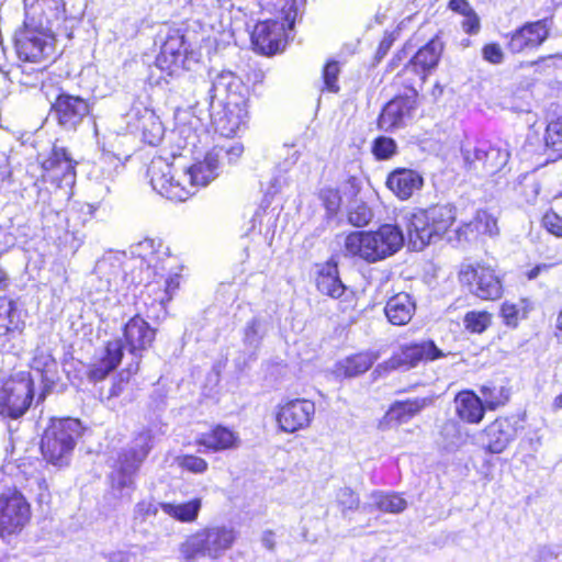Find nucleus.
<instances>
[{"label":"nucleus","instance_id":"79ce46f5","mask_svg":"<svg viewBox=\"0 0 562 562\" xmlns=\"http://www.w3.org/2000/svg\"><path fill=\"white\" fill-rule=\"evenodd\" d=\"M457 417L446 419L439 427L438 434L446 445H461L465 441L467 432Z\"/></svg>","mask_w":562,"mask_h":562},{"label":"nucleus","instance_id":"72a5a7b5","mask_svg":"<svg viewBox=\"0 0 562 562\" xmlns=\"http://www.w3.org/2000/svg\"><path fill=\"white\" fill-rule=\"evenodd\" d=\"M378 353L359 351L342 359L337 364V372L345 378H355L366 373L376 361Z\"/></svg>","mask_w":562,"mask_h":562},{"label":"nucleus","instance_id":"e433bc0d","mask_svg":"<svg viewBox=\"0 0 562 562\" xmlns=\"http://www.w3.org/2000/svg\"><path fill=\"white\" fill-rule=\"evenodd\" d=\"M543 142L544 151L552 160L562 158V115L548 123Z\"/></svg>","mask_w":562,"mask_h":562},{"label":"nucleus","instance_id":"052dcab7","mask_svg":"<svg viewBox=\"0 0 562 562\" xmlns=\"http://www.w3.org/2000/svg\"><path fill=\"white\" fill-rule=\"evenodd\" d=\"M464 19L461 23L462 30L468 35L477 34L481 30V21L477 13L472 9L470 12L463 15Z\"/></svg>","mask_w":562,"mask_h":562},{"label":"nucleus","instance_id":"6e6d98bb","mask_svg":"<svg viewBox=\"0 0 562 562\" xmlns=\"http://www.w3.org/2000/svg\"><path fill=\"white\" fill-rule=\"evenodd\" d=\"M482 57L492 65H499L504 61L505 54L497 42L486 43L481 49Z\"/></svg>","mask_w":562,"mask_h":562},{"label":"nucleus","instance_id":"c9c22d12","mask_svg":"<svg viewBox=\"0 0 562 562\" xmlns=\"http://www.w3.org/2000/svg\"><path fill=\"white\" fill-rule=\"evenodd\" d=\"M202 507V499L194 497L188 502L175 503H160L161 510L180 522H193L198 519L199 513Z\"/></svg>","mask_w":562,"mask_h":562},{"label":"nucleus","instance_id":"dca6fc26","mask_svg":"<svg viewBox=\"0 0 562 562\" xmlns=\"http://www.w3.org/2000/svg\"><path fill=\"white\" fill-rule=\"evenodd\" d=\"M405 88L407 92L395 94L381 108L376 117L378 130L394 132L406 127L414 119L419 106V94L412 83Z\"/></svg>","mask_w":562,"mask_h":562},{"label":"nucleus","instance_id":"f8f14e48","mask_svg":"<svg viewBox=\"0 0 562 562\" xmlns=\"http://www.w3.org/2000/svg\"><path fill=\"white\" fill-rule=\"evenodd\" d=\"M55 42L52 32L24 21L15 33L14 47L18 57L25 63L49 64L54 60Z\"/></svg>","mask_w":562,"mask_h":562},{"label":"nucleus","instance_id":"4d7b16f0","mask_svg":"<svg viewBox=\"0 0 562 562\" xmlns=\"http://www.w3.org/2000/svg\"><path fill=\"white\" fill-rule=\"evenodd\" d=\"M340 192L348 201H353L358 198L361 191V182L358 176H347L340 186Z\"/></svg>","mask_w":562,"mask_h":562},{"label":"nucleus","instance_id":"69168bd1","mask_svg":"<svg viewBox=\"0 0 562 562\" xmlns=\"http://www.w3.org/2000/svg\"><path fill=\"white\" fill-rule=\"evenodd\" d=\"M393 42H394V38H393L392 34H387L380 41L378 48H376V57L379 59L383 58L389 53L390 48L393 45Z\"/></svg>","mask_w":562,"mask_h":562},{"label":"nucleus","instance_id":"49530a36","mask_svg":"<svg viewBox=\"0 0 562 562\" xmlns=\"http://www.w3.org/2000/svg\"><path fill=\"white\" fill-rule=\"evenodd\" d=\"M139 362L133 361L128 363L124 369L119 371L114 380L112 381L109 396L110 397H117L122 394V392L126 389L131 379L135 376L139 371Z\"/></svg>","mask_w":562,"mask_h":562},{"label":"nucleus","instance_id":"864d4df0","mask_svg":"<svg viewBox=\"0 0 562 562\" xmlns=\"http://www.w3.org/2000/svg\"><path fill=\"white\" fill-rule=\"evenodd\" d=\"M371 209L363 202L357 204L348 211V222L356 227L367 226L372 220Z\"/></svg>","mask_w":562,"mask_h":562},{"label":"nucleus","instance_id":"e2e57ef3","mask_svg":"<svg viewBox=\"0 0 562 562\" xmlns=\"http://www.w3.org/2000/svg\"><path fill=\"white\" fill-rule=\"evenodd\" d=\"M448 8L461 15L467 14L473 9L468 0H449Z\"/></svg>","mask_w":562,"mask_h":562},{"label":"nucleus","instance_id":"a18cd8bd","mask_svg":"<svg viewBox=\"0 0 562 562\" xmlns=\"http://www.w3.org/2000/svg\"><path fill=\"white\" fill-rule=\"evenodd\" d=\"M473 225L477 228L479 234L483 236L494 237L499 233L497 218L487 210L480 209L473 217Z\"/></svg>","mask_w":562,"mask_h":562},{"label":"nucleus","instance_id":"4468645a","mask_svg":"<svg viewBox=\"0 0 562 562\" xmlns=\"http://www.w3.org/2000/svg\"><path fill=\"white\" fill-rule=\"evenodd\" d=\"M458 280L482 301H497L504 295V284L496 270L484 261L461 265Z\"/></svg>","mask_w":562,"mask_h":562},{"label":"nucleus","instance_id":"20e7f679","mask_svg":"<svg viewBox=\"0 0 562 562\" xmlns=\"http://www.w3.org/2000/svg\"><path fill=\"white\" fill-rule=\"evenodd\" d=\"M457 222V209L451 204H431L417 207L404 220L408 241L415 249L423 250L431 243L441 240Z\"/></svg>","mask_w":562,"mask_h":562},{"label":"nucleus","instance_id":"2f4dec72","mask_svg":"<svg viewBox=\"0 0 562 562\" xmlns=\"http://www.w3.org/2000/svg\"><path fill=\"white\" fill-rule=\"evenodd\" d=\"M65 11L61 0H33L26 5L25 21L40 27H47L53 19H58Z\"/></svg>","mask_w":562,"mask_h":562},{"label":"nucleus","instance_id":"7c9ffc66","mask_svg":"<svg viewBox=\"0 0 562 562\" xmlns=\"http://www.w3.org/2000/svg\"><path fill=\"white\" fill-rule=\"evenodd\" d=\"M416 312V302L407 292L390 296L384 306V315L394 326L407 325Z\"/></svg>","mask_w":562,"mask_h":562},{"label":"nucleus","instance_id":"13d9d810","mask_svg":"<svg viewBox=\"0 0 562 562\" xmlns=\"http://www.w3.org/2000/svg\"><path fill=\"white\" fill-rule=\"evenodd\" d=\"M454 232L456 238L459 243H470L473 240H477L480 237H482L479 234L477 228L473 225L472 220L459 225Z\"/></svg>","mask_w":562,"mask_h":562},{"label":"nucleus","instance_id":"ea45409f","mask_svg":"<svg viewBox=\"0 0 562 562\" xmlns=\"http://www.w3.org/2000/svg\"><path fill=\"white\" fill-rule=\"evenodd\" d=\"M374 506L378 510L390 514H400L407 507L405 498L396 492L373 494Z\"/></svg>","mask_w":562,"mask_h":562},{"label":"nucleus","instance_id":"6e6552de","mask_svg":"<svg viewBox=\"0 0 562 562\" xmlns=\"http://www.w3.org/2000/svg\"><path fill=\"white\" fill-rule=\"evenodd\" d=\"M237 87L236 78L231 74H221L211 89L214 97L224 88L226 95L223 109L215 120V130L223 137H234L248 119V99L233 87Z\"/></svg>","mask_w":562,"mask_h":562},{"label":"nucleus","instance_id":"58836bf2","mask_svg":"<svg viewBox=\"0 0 562 562\" xmlns=\"http://www.w3.org/2000/svg\"><path fill=\"white\" fill-rule=\"evenodd\" d=\"M317 199L326 211L328 218L335 217L342 206V194L338 187L325 186L317 192Z\"/></svg>","mask_w":562,"mask_h":562},{"label":"nucleus","instance_id":"c756f323","mask_svg":"<svg viewBox=\"0 0 562 562\" xmlns=\"http://www.w3.org/2000/svg\"><path fill=\"white\" fill-rule=\"evenodd\" d=\"M151 448V436L147 432H138L134 437L132 445L117 453L115 464L138 472Z\"/></svg>","mask_w":562,"mask_h":562},{"label":"nucleus","instance_id":"7ed1b4c3","mask_svg":"<svg viewBox=\"0 0 562 562\" xmlns=\"http://www.w3.org/2000/svg\"><path fill=\"white\" fill-rule=\"evenodd\" d=\"M260 11L274 18L258 21L250 35L254 49L263 56L284 50L299 14L297 0H263Z\"/></svg>","mask_w":562,"mask_h":562},{"label":"nucleus","instance_id":"f3484780","mask_svg":"<svg viewBox=\"0 0 562 562\" xmlns=\"http://www.w3.org/2000/svg\"><path fill=\"white\" fill-rule=\"evenodd\" d=\"M553 16L527 21L504 34L505 47L512 55L528 54L540 48L551 35Z\"/></svg>","mask_w":562,"mask_h":562},{"label":"nucleus","instance_id":"c85d7f7f","mask_svg":"<svg viewBox=\"0 0 562 562\" xmlns=\"http://www.w3.org/2000/svg\"><path fill=\"white\" fill-rule=\"evenodd\" d=\"M431 404V397H415L395 401L386 411L381 424L385 427L405 424Z\"/></svg>","mask_w":562,"mask_h":562},{"label":"nucleus","instance_id":"c03bdc74","mask_svg":"<svg viewBox=\"0 0 562 562\" xmlns=\"http://www.w3.org/2000/svg\"><path fill=\"white\" fill-rule=\"evenodd\" d=\"M341 72L339 61L327 59L322 68L323 92L338 93L340 90L339 75Z\"/></svg>","mask_w":562,"mask_h":562},{"label":"nucleus","instance_id":"2eb2a0df","mask_svg":"<svg viewBox=\"0 0 562 562\" xmlns=\"http://www.w3.org/2000/svg\"><path fill=\"white\" fill-rule=\"evenodd\" d=\"M445 49V44L438 34L434 35L426 44L417 49L408 63L396 75L395 83L398 87L414 86L415 78L425 82L432 70L440 63Z\"/></svg>","mask_w":562,"mask_h":562},{"label":"nucleus","instance_id":"a878e982","mask_svg":"<svg viewBox=\"0 0 562 562\" xmlns=\"http://www.w3.org/2000/svg\"><path fill=\"white\" fill-rule=\"evenodd\" d=\"M385 186L398 200L407 201L423 188L424 178L414 169L397 167L387 173Z\"/></svg>","mask_w":562,"mask_h":562},{"label":"nucleus","instance_id":"0eeeda50","mask_svg":"<svg viewBox=\"0 0 562 562\" xmlns=\"http://www.w3.org/2000/svg\"><path fill=\"white\" fill-rule=\"evenodd\" d=\"M238 537V532L226 525L205 526L190 533L180 544V553L186 561L200 558L220 559L224 552L231 550Z\"/></svg>","mask_w":562,"mask_h":562},{"label":"nucleus","instance_id":"1a4fd4ad","mask_svg":"<svg viewBox=\"0 0 562 562\" xmlns=\"http://www.w3.org/2000/svg\"><path fill=\"white\" fill-rule=\"evenodd\" d=\"M35 397L34 375L21 370L0 378V417L19 419L30 409Z\"/></svg>","mask_w":562,"mask_h":562},{"label":"nucleus","instance_id":"774afa93","mask_svg":"<svg viewBox=\"0 0 562 562\" xmlns=\"http://www.w3.org/2000/svg\"><path fill=\"white\" fill-rule=\"evenodd\" d=\"M9 286V277L4 269L0 266V292L5 291Z\"/></svg>","mask_w":562,"mask_h":562},{"label":"nucleus","instance_id":"de8ad7c7","mask_svg":"<svg viewBox=\"0 0 562 562\" xmlns=\"http://www.w3.org/2000/svg\"><path fill=\"white\" fill-rule=\"evenodd\" d=\"M139 362L133 361L128 363L124 369L119 371L114 380L112 381L109 396L110 397H117L122 394V392L126 389L131 379L135 376L139 371Z\"/></svg>","mask_w":562,"mask_h":562},{"label":"nucleus","instance_id":"412c9836","mask_svg":"<svg viewBox=\"0 0 562 562\" xmlns=\"http://www.w3.org/2000/svg\"><path fill=\"white\" fill-rule=\"evenodd\" d=\"M91 104L88 99L60 92L50 105L56 122L65 130H77L83 120L91 113Z\"/></svg>","mask_w":562,"mask_h":562},{"label":"nucleus","instance_id":"ddd939ff","mask_svg":"<svg viewBox=\"0 0 562 562\" xmlns=\"http://www.w3.org/2000/svg\"><path fill=\"white\" fill-rule=\"evenodd\" d=\"M456 353L441 349L434 339L414 340L403 344L383 362L389 371H409L420 363L435 362Z\"/></svg>","mask_w":562,"mask_h":562},{"label":"nucleus","instance_id":"37998d69","mask_svg":"<svg viewBox=\"0 0 562 562\" xmlns=\"http://www.w3.org/2000/svg\"><path fill=\"white\" fill-rule=\"evenodd\" d=\"M493 315L487 311H469L464 314V328L471 334H483L492 325Z\"/></svg>","mask_w":562,"mask_h":562},{"label":"nucleus","instance_id":"338daca9","mask_svg":"<svg viewBox=\"0 0 562 562\" xmlns=\"http://www.w3.org/2000/svg\"><path fill=\"white\" fill-rule=\"evenodd\" d=\"M262 544L266 549L272 551L276 549L277 542H276V533L273 530H266L262 533Z\"/></svg>","mask_w":562,"mask_h":562},{"label":"nucleus","instance_id":"473e14b6","mask_svg":"<svg viewBox=\"0 0 562 562\" xmlns=\"http://www.w3.org/2000/svg\"><path fill=\"white\" fill-rule=\"evenodd\" d=\"M533 308V302L527 296L506 300L499 306V317L506 327L517 328L521 321L528 318Z\"/></svg>","mask_w":562,"mask_h":562},{"label":"nucleus","instance_id":"9d476101","mask_svg":"<svg viewBox=\"0 0 562 562\" xmlns=\"http://www.w3.org/2000/svg\"><path fill=\"white\" fill-rule=\"evenodd\" d=\"M147 176L151 188L170 201L184 202L193 195L186 171L176 168L172 161L164 157L158 156L151 159Z\"/></svg>","mask_w":562,"mask_h":562},{"label":"nucleus","instance_id":"f03ea898","mask_svg":"<svg viewBox=\"0 0 562 562\" xmlns=\"http://www.w3.org/2000/svg\"><path fill=\"white\" fill-rule=\"evenodd\" d=\"M158 328L138 312L131 316L121 328V337L106 340L101 355L90 363L87 376L92 382L105 380L117 369L126 350L140 363L145 352L155 347Z\"/></svg>","mask_w":562,"mask_h":562},{"label":"nucleus","instance_id":"bf43d9fd","mask_svg":"<svg viewBox=\"0 0 562 562\" xmlns=\"http://www.w3.org/2000/svg\"><path fill=\"white\" fill-rule=\"evenodd\" d=\"M157 512V507L154 503L139 501L134 507L133 518L135 521L144 522L148 517L156 516Z\"/></svg>","mask_w":562,"mask_h":562},{"label":"nucleus","instance_id":"9b49d317","mask_svg":"<svg viewBox=\"0 0 562 562\" xmlns=\"http://www.w3.org/2000/svg\"><path fill=\"white\" fill-rule=\"evenodd\" d=\"M314 284L316 290L325 296L337 301V310L342 314L357 311L358 296L355 290L348 288L341 280L338 261L329 257L324 262L314 265Z\"/></svg>","mask_w":562,"mask_h":562},{"label":"nucleus","instance_id":"680f3d73","mask_svg":"<svg viewBox=\"0 0 562 562\" xmlns=\"http://www.w3.org/2000/svg\"><path fill=\"white\" fill-rule=\"evenodd\" d=\"M554 266V263H537L532 268L525 271V279L528 281L537 279L539 276L549 272V270Z\"/></svg>","mask_w":562,"mask_h":562},{"label":"nucleus","instance_id":"f704fd0d","mask_svg":"<svg viewBox=\"0 0 562 562\" xmlns=\"http://www.w3.org/2000/svg\"><path fill=\"white\" fill-rule=\"evenodd\" d=\"M481 402H483L487 412H495L506 406L512 396L510 389L502 383L490 381L482 384L479 389Z\"/></svg>","mask_w":562,"mask_h":562},{"label":"nucleus","instance_id":"393cba45","mask_svg":"<svg viewBox=\"0 0 562 562\" xmlns=\"http://www.w3.org/2000/svg\"><path fill=\"white\" fill-rule=\"evenodd\" d=\"M454 416L468 425L481 424L487 413L481 396L472 389H462L453 396Z\"/></svg>","mask_w":562,"mask_h":562},{"label":"nucleus","instance_id":"aec40b11","mask_svg":"<svg viewBox=\"0 0 562 562\" xmlns=\"http://www.w3.org/2000/svg\"><path fill=\"white\" fill-rule=\"evenodd\" d=\"M521 428L518 418L514 415H499L495 417L481 430L483 451L487 454L505 452L516 440Z\"/></svg>","mask_w":562,"mask_h":562},{"label":"nucleus","instance_id":"cd10ccee","mask_svg":"<svg viewBox=\"0 0 562 562\" xmlns=\"http://www.w3.org/2000/svg\"><path fill=\"white\" fill-rule=\"evenodd\" d=\"M220 155L215 148L205 153L202 159L195 160L184 171L189 176L188 183L192 186L193 194L199 188L206 187L218 176Z\"/></svg>","mask_w":562,"mask_h":562},{"label":"nucleus","instance_id":"5701e85b","mask_svg":"<svg viewBox=\"0 0 562 562\" xmlns=\"http://www.w3.org/2000/svg\"><path fill=\"white\" fill-rule=\"evenodd\" d=\"M464 165L468 170L493 175L506 162L505 155L499 147L487 142H477L462 150Z\"/></svg>","mask_w":562,"mask_h":562},{"label":"nucleus","instance_id":"b1692460","mask_svg":"<svg viewBox=\"0 0 562 562\" xmlns=\"http://www.w3.org/2000/svg\"><path fill=\"white\" fill-rule=\"evenodd\" d=\"M29 367V371L34 373L40 381L37 402L43 403L59 380L58 362L49 352L37 351L31 358Z\"/></svg>","mask_w":562,"mask_h":562},{"label":"nucleus","instance_id":"a19ab883","mask_svg":"<svg viewBox=\"0 0 562 562\" xmlns=\"http://www.w3.org/2000/svg\"><path fill=\"white\" fill-rule=\"evenodd\" d=\"M370 150L376 161H386L397 155L398 146L391 136L379 135L372 139Z\"/></svg>","mask_w":562,"mask_h":562},{"label":"nucleus","instance_id":"f257e3e1","mask_svg":"<svg viewBox=\"0 0 562 562\" xmlns=\"http://www.w3.org/2000/svg\"><path fill=\"white\" fill-rule=\"evenodd\" d=\"M136 263L132 269V281L144 284L140 293L147 321L160 323L168 315V304L180 288L179 260L166 247L154 239L139 241L135 249Z\"/></svg>","mask_w":562,"mask_h":562},{"label":"nucleus","instance_id":"423d86ee","mask_svg":"<svg viewBox=\"0 0 562 562\" xmlns=\"http://www.w3.org/2000/svg\"><path fill=\"white\" fill-rule=\"evenodd\" d=\"M81 436L82 426L78 418H50L40 441L43 460L56 468L67 467Z\"/></svg>","mask_w":562,"mask_h":562},{"label":"nucleus","instance_id":"39448f33","mask_svg":"<svg viewBox=\"0 0 562 562\" xmlns=\"http://www.w3.org/2000/svg\"><path fill=\"white\" fill-rule=\"evenodd\" d=\"M403 244V232L397 225L382 224L374 231L348 233L344 240V254L373 263L394 255Z\"/></svg>","mask_w":562,"mask_h":562},{"label":"nucleus","instance_id":"6ab92c4d","mask_svg":"<svg viewBox=\"0 0 562 562\" xmlns=\"http://www.w3.org/2000/svg\"><path fill=\"white\" fill-rule=\"evenodd\" d=\"M189 44L186 32L180 27H169L155 58L156 67L167 77H177L186 69Z\"/></svg>","mask_w":562,"mask_h":562},{"label":"nucleus","instance_id":"4c0bfd02","mask_svg":"<svg viewBox=\"0 0 562 562\" xmlns=\"http://www.w3.org/2000/svg\"><path fill=\"white\" fill-rule=\"evenodd\" d=\"M61 164L66 165L64 176L68 173L76 175L77 161L70 157L67 148L54 146L48 156L41 162V168L44 172L49 173L59 169Z\"/></svg>","mask_w":562,"mask_h":562},{"label":"nucleus","instance_id":"09e8293b","mask_svg":"<svg viewBox=\"0 0 562 562\" xmlns=\"http://www.w3.org/2000/svg\"><path fill=\"white\" fill-rule=\"evenodd\" d=\"M164 136V126L160 120L150 114L143 119L142 122V137L143 140L149 145H156Z\"/></svg>","mask_w":562,"mask_h":562},{"label":"nucleus","instance_id":"bb28decb","mask_svg":"<svg viewBox=\"0 0 562 562\" xmlns=\"http://www.w3.org/2000/svg\"><path fill=\"white\" fill-rule=\"evenodd\" d=\"M25 328L26 322L18 302L8 295H0V337L14 339L22 336Z\"/></svg>","mask_w":562,"mask_h":562},{"label":"nucleus","instance_id":"8fccbe9b","mask_svg":"<svg viewBox=\"0 0 562 562\" xmlns=\"http://www.w3.org/2000/svg\"><path fill=\"white\" fill-rule=\"evenodd\" d=\"M177 465L192 474H204L209 470L207 461L194 453H183L177 457Z\"/></svg>","mask_w":562,"mask_h":562},{"label":"nucleus","instance_id":"4be33fe9","mask_svg":"<svg viewBox=\"0 0 562 562\" xmlns=\"http://www.w3.org/2000/svg\"><path fill=\"white\" fill-rule=\"evenodd\" d=\"M194 446L206 454L231 452L241 446V438L234 427L215 423L194 438Z\"/></svg>","mask_w":562,"mask_h":562},{"label":"nucleus","instance_id":"603ef678","mask_svg":"<svg viewBox=\"0 0 562 562\" xmlns=\"http://www.w3.org/2000/svg\"><path fill=\"white\" fill-rule=\"evenodd\" d=\"M136 473L137 472L115 464L109 476L111 488L120 492L124 488H133Z\"/></svg>","mask_w":562,"mask_h":562},{"label":"nucleus","instance_id":"5fc2aeb1","mask_svg":"<svg viewBox=\"0 0 562 562\" xmlns=\"http://www.w3.org/2000/svg\"><path fill=\"white\" fill-rule=\"evenodd\" d=\"M542 227L551 235L562 238V216L553 210H548L541 217Z\"/></svg>","mask_w":562,"mask_h":562},{"label":"nucleus","instance_id":"0e129e2a","mask_svg":"<svg viewBox=\"0 0 562 562\" xmlns=\"http://www.w3.org/2000/svg\"><path fill=\"white\" fill-rule=\"evenodd\" d=\"M227 160L229 164H235L244 154V146L241 143H235L227 149H225Z\"/></svg>","mask_w":562,"mask_h":562},{"label":"nucleus","instance_id":"a211bd4d","mask_svg":"<svg viewBox=\"0 0 562 562\" xmlns=\"http://www.w3.org/2000/svg\"><path fill=\"white\" fill-rule=\"evenodd\" d=\"M315 413V402L310 398H285L276 406L274 422L281 432L294 434L310 428Z\"/></svg>","mask_w":562,"mask_h":562},{"label":"nucleus","instance_id":"3c124183","mask_svg":"<svg viewBox=\"0 0 562 562\" xmlns=\"http://www.w3.org/2000/svg\"><path fill=\"white\" fill-rule=\"evenodd\" d=\"M335 501L342 514L355 512L360 507V498L355 490L344 486L337 490Z\"/></svg>","mask_w":562,"mask_h":562}]
</instances>
